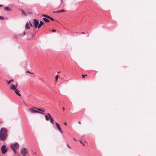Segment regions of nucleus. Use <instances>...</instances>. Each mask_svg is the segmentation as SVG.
I'll return each mask as SVG.
<instances>
[{"label": "nucleus", "instance_id": "nucleus-26", "mask_svg": "<svg viewBox=\"0 0 156 156\" xmlns=\"http://www.w3.org/2000/svg\"><path fill=\"white\" fill-rule=\"evenodd\" d=\"M51 31L53 32H55L56 30H51Z\"/></svg>", "mask_w": 156, "mask_h": 156}, {"label": "nucleus", "instance_id": "nucleus-6", "mask_svg": "<svg viewBox=\"0 0 156 156\" xmlns=\"http://www.w3.org/2000/svg\"><path fill=\"white\" fill-rule=\"evenodd\" d=\"M55 124H56V127H57V128H58V130L59 131V132L61 133H62V131L59 125L56 122H55Z\"/></svg>", "mask_w": 156, "mask_h": 156}, {"label": "nucleus", "instance_id": "nucleus-22", "mask_svg": "<svg viewBox=\"0 0 156 156\" xmlns=\"http://www.w3.org/2000/svg\"><path fill=\"white\" fill-rule=\"evenodd\" d=\"M87 76V75H83L82 74V77L83 78H84L85 76Z\"/></svg>", "mask_w": 156, "mask_h": 156}, {"label": "nucleus", "instance_id": "nucleus-32", "mask_svg": "<svg viewBox=\"0 0 156 156\" xmlns=\"http://www.w3.org/2000/svg\"><path fill=\"white\" fill-rule=\"evenodd\" d=\"M23 36L25 35L26 34V33L25 32H24L23 33Z\"/></svg>", "mask_w": 156, "mask_h": 156}, {"label": "nucleus", "instance_id": "nucleus-35", "mask_svg": "<svg viewBox=\"0 0 156 156\" xmlns=\"http://www.w3.org/2000/svg\"><path fill=\"white\" fill-rule=\"evenodd\" d=\"M10 81L11 82H12L14 80H10Z\"/></svg>", "mask_w": 156, "mask_h": 156}, {"label": "nucleus", "instance_id": "nucleus-36", "mask_svg": "<svg viewBox=\"0 0 156 156\" xmlns=\"http://www.w3.org/2000/svg\"><path fill=\"white\" fill-rule=\"evenodd\" d=\"M3 6V5H0V7H2Z\"/></svg>", "mask_w": 156, "mask_h": 156}, {"label": "nucleus", "instance_id": "nucleus-14", "mask_svg": "<svg viewBox=\"0 0 156 156\" xmlns=\"http://www.w3.org/2000/svg\"><path fill=\"white\" fill-rule=\"evenodd\" d=\"M65 12V10H63V9H62V10H58L56 12H54V13H56V12L59 13V12Z\"/></svg>", "mask_w": 156, "mask_h": 156}, {"label": "nucleus", "instance_id": "nucleus-4", "mask_svg": "<svg viewBox=\"0 0 156 156\" xmlns=\"http://www.w3.org/2000/svg\"><path fill=\"white\" fill-rule=\"evenodd\" d=\"M21 154L23 156H26V155L27 154V149L25 147H23L20 151Z\"/></svg>", "mask_w": 156, "mask_h": 156}, {"label": "nucleus", "instance_id": "nucleus-20", "mask_svg": "<svg viewBox=\"0 0 156 156\" xmlns=\"http://www.w3.org/2000/svg\"><path fill=\"white\" fill-rule=\"evenodd\" d=\"M58 78V75H56L55 76V77L56 81H57Z\"/></svg>", "mask_w": 156, "mask_h": 156}, {"label": "nucleus", "instance_id": "nucleus-9", "mask_svg": "<svg viewBox=\"0 0 156 156\" xmlns=\"http://www.w3.org/2000/svg\"><path fill=\"white\" fill-rule=\"evenodd\" d=\"M25 28L27 29H30V26L29 23L28 22H27L25 26Z\"/></svg>", "mask_w": 156, "mask_h": 156}, {"label": "nucleus", "instance_id": "nucleus-24", "mask_svg": "<svg viewBox=\"0 0 156 156\" xmlns=\"http://www.w3.org/2000/svg\"><path fill=\"white\" fill-rule=\"evenodd\" d=\"M37 110L38 111H42V112H44V111H43V110H41V109H37Z\"/></svg>", "mask_w": 156, "mask_h": 156}, {"label": "nucleus", "instance_id": "nucleus-5", "mask_svg": "<svg viewBox=\"0 0 156 156\" xmlns=\"http://www.w3.org/2000/svg\"><path fill=\"white\" fill-rule=\"evenodd\" d=\"M34 27L36 28L37 26V25L39 23V22L38 21V20L36 19H34Z\"/></svg>", "mask_w": 156, "mask_h": 156}, {"label": "nucleus", "instance_id": "nucleus-11", "mask_svg": "<svg viewBox=\"0 0 156 156\" xmlns=\"http://www.w3.org/2000/svg\"><path fill=\"white\" fill-rule=\"evenodd\" d=\"M44 23L41 20L40 21V23L37 27V28L39 29L41 26Z\"/></svg>", "mask_w": 156, "mask_h": 156}, {"label": "nucleus", "instance_id": "nucleus-19", "mask_svg": "<svg viewBox=\"0 0 156 156\" xmlns=\"http://www.w3.org/2000/svg\"><path fill=\"white\" fill-rule=\"evenodd\" d=\"M42 16H44V17H46L47 18H48V16L47 15H45V14H42Z\"/></svg>", "mask_w": 156, "mask_h": 156}, {"label": "nucleus", "instance_id": "nucleus-23", "mask_svg": "<svg viewBox=\"0 0 156 156\" xmlns=\"http://www.w3.org/2000/svg\"><path fill=\"white\" fill-rule=\"evenodd\" d=\"M7 83L8 84H9L11 83V81L10 80L9 81H7Z\"/></svg>", "mask_w": 156, "mask_h": 156}, {"label": "nucleus", "instance_id": "nucleus-30", "mask_svg": "<svg viewBox=\"0 0 156 156\" xmlns=\"http://www.w3.org/2000/svg\"><path fill=\"white\" fill-rule=\"evenodd\" d=\"M64 125H67V123H66V122H64Z\"/></svg>", "mask_w": 156, "mask_h": 156}, {"label": "nucleus", "instance_id": "nucleus-21", "mask_svg": "<svg viewBox=\"0 0 156 156\" xmlns=\"http://www.w3.org/2000/svg\"><path fill=\"white\" fill-rule=\"evenodd\" d=\"M26 73H31V74H33V73H32V72H30V71H26Z\"/></svg>", "mask_w": 156, "mask_h": 156}, {"label": "nucleus", "instance_id": "nucleus-10", "mask_svg": "<svg viewBox=\"0 0 156 156\" xmlns=\"http://www.w3.org/2000/svg\"><path fill=\"white\" fill-rule=\"evenodd\" d=\"M10 88L11 89L15 90L16 89V86L14 85H11L10 86Z\"/></svg>", "mask_w": 156, "mask_h": 156}, {"label": "nucleus", "instance_id": "nucleus-16", "mask_svg": "<svg viewBox=\"0 0 156 156\" xmlns=\"http://www.w3.org/2000/svg\"><path fill=\"white\" fill-rule=\"evenodd\" d=\"M21 11L23 15L25 16H27L26 13L25 12V11L21 9Z\"/></svg>", "mask_w": 156, "mask_h": 156}, {"label": "nucleus", "instance_id": "nucleus-2", "mask_svg": "<svg viewBox=\"0 0 156 156\" xmlns=\"http://www.w3.org/2000/svg\"><path fill=\"white\" fill-rule=\"evenodd\" d=\"M8 151V148L5 144H3L1 147V153L2 154H4Z\"/></svg>", "mask_w": 156, "mask_h": 156}, {"label": "nucleus", "instance_id": "nucleus-8", "mask_svg": "<svg viewBox=\"0 0 156 156\" xmlns=\"http://www.w3.org/2000/svg\"><path fill=\"white\" fill-rule=\"evenodd\" d=\"M47 114L49 116V117H50L49 119L50 120V122L51 123L53 124H54V121H53V119H52V117H51V115L49 113H48Z\"/></svg>", "mask_w": 156, "mask_h": 156}, {"label": "nucleus", "instance_id": "nucleus-40", "mask_svg": "<svg viewBox=\"0 0 156 156\" xmlns=\"http://www.w3.org/2000/svg\"><path fill=\"white\" fill-rule=\"evenodd\" d=\"M62 109L63 110H64L65 109V108L64 107H63Z\"/></svg>", "mask_w": 156, "mask_h": 156}, {"label": "nucleus", "instance_id": "nucleus-3", "mask_svg": "<svg viewBox=\"0 0 156 156\" xmlns=\"http://www.w3.org/2000/svg\"><path fill=\"white\" fill-rule=\"evenodd\" d=\"M11 147L13 150H16L19 148V145L17 143L12 144L11 145Z\"/></svg>", "mask_w": 156, "mask_h": 156}, {"label": "nucleus", "instance_id": "nucleus-38", "mask_svg": "<svg viewBox=\"0 0 156 156\" xmlns=\"http://www.w3.org/2000/svg\"><path fill=\"white\" fill-rule=\"evenodd\" d=\"M82 144H83V146H84V143H83Z\"/></svg>", "mask_w": 156, "mask_h": 156}, {"label": "nucleus", "instance_id": "nucleus-7", "mask_svg": "<svg viewBox=\"0 0 156 156\" xmlns=\"http://www.w3.org/2000/svg\"><path fill=\"white\" fill-rule=\"evenodd\" d=\"M34 108H30L29 109V110L31 112L34 113H38V111L37 110H35L33 109Z\"/></svg>", "mask_w": 156, "mask_h": 156}, {"label": "nucleus", "instance_id": "nucleus-12", "mask_svg": "<svg viewBox=\"0 0 156 156\" xmlns=\"http://www.w3.org/2000/svg\"><path fill=\"white\" fill-rule=\"evenodd\" d=\"M14 91L15 92V93L17 95L19 96H21V94L19 92V90H17L16 89L14 90Z\"/></svg>", "mask_w": 156, "mask_h": 156}, {"label": "nucleus", "instance_id": "nucleus-33", "mask_svg": "<svg viewBox=\"0 0 156 156\" xmlns=\"http://www.w3.org/2000/svg\"><path fill=\"white\" fill-rule=\"evenodd\" d=\"M73 140H74L75 141H76V140H76V139H75V138H73Z\"/></svg>", "mask_w": 156, "mask_h": 156}, {"label": "nucleus", "instance_id": "nucleus-13", "mask_svg": "<svg viewBox=\"0 0 156 156\" xmlns=\"http://www.w3.org/2000/svg\"><path fill=\"white\" fill-rule=\"evenodd\" d=\"M4 9L5 10H9L10 11H12L11 9H10L9 7H4Z\"/></svg>", "mask_w": 156, "mask_h": 156}, {"label": "nucleus", "instance_id": "nucleus-41", "mask_svg": "<svg viewBox=\"0 0 156 156\" xmlns=\"http://www.w3.org/2000/svg\"><path fill=\"white\" fill-rule=\"evenodd\" d=\"M60 1H61V2H62V1H63V0H60Z\"/></svg>", "mask_w": 156, "mask_h": 156}, {"label": "nucleus", "instance_id": "nucleus-17", "mask_svg": "<svg viewBox=\"0 0 156 156\" xmlns=\"http://www.w3.org/2000/svg\"><path fill=\"white\" fill-rule=\"evenodd\" d=\"M44 117H45V119L46 120L48 121L50 119V117H48V115H46L44 116Z\"/></svg>", "mask_w": 156, "mask_h": 156}, {"label": "nucleus", "instance_id": "nucleus-39", "mask_svg": "<svg viewBox=\"0 0 156 156\" xmlns=\"http://www.w3.org/2000/svg\"><path fill=\"white\" fill-rule=\"evenodd\" d=\"M78 123H80V121H78Z\"/></svg>", "mask_w": 156, "mask_h": 156}, {"label": "nucleus", "instance_id": "nucleus-25", "mask_svg": "<svg viewBox=\"0 0 156 156\" xmlns=\"http://www.w3.org/2000/svg\"><path fill=\"white\" fill-rule=\"evenodd\" d=\"M0 19L1 20H3L4 19V17L3 16H0Z\"/></svg>", "mask_w": 156, "mask_h": 156}, {"label": "nucleus", "instance_id": "nucleus-1", "mask_svg": "<svg viewBox=\"0 0 156 156\" xmlns=\"http://www.w3.org/2000/svg\"><path fill=\"white\" fill-rule=\"evenodd\" d=\"M7 136V131L6 129L5 128H2L0 131V140L3 141H5Z\"/></svg>", "mask_w": 156, "mask_h": 156}, {"label": "nucleus", "instance_id": "nucleus-31", "mask_svg": "<svg viewBox=\"0 0 156 156\" xmlns=\"http://www.w3.org/2000/svg\"><path fill=\"white\" fill-rule=\"evenodd\" d=\"M38 113H41V114H43V113L42 112H38Z\"/></svg>", "mask_w": 156, "mask_h": 156}, {"label": "nucleus", "instance_id": "nucleus-18", "mask_svg": "<svg viewBox=\"0 0 156 156\" xmlns=\"http://www.w3.org/2000/svg\"><path fill=\"white\" fill-rule=\"evenodd\" d=\"M48 18L49 19H50V20H51L52 21H54V19L52 18V17H50V16H48Z\"/></svg>", "mask_w": 156, "mask_h": 156}, {"label": "nucleus", "instance_id": "nucleus-29", "mask_svg": "<svg viewBox=\"0 0 156 156\" xmlns=\"http://www.w3.org/2000/svg\"><path fill=\"white\" fill-rule=\"evenodd\" d=\"M30 26L32 27L33 26V25L31 23H30Z\"/></svg>", "mask_w": 156, "mask_h": 156}, {"label": "nucleus", "instance_id": "nucleus-37", "mask_svg": "<svg viewBox=\"0 0 156 156\" xmlns=\"http://www.w3.org/2000/svg\"><path fill=\"white\" fill-rule=\"evenodd\" d=\"M81 34H85V33H84V32H82Z\"/></svg>", "mask_w": 156, "mask_h": 156}, {"label": "nucleus", "instance_id": "nucleus-28", "mask_svg": "<svg viewBox=\"0 0 156 156\" xmlns=\"http://www.w3.org/2000/svg\"><path fill=\"white\" fill-rule=\"evenodd\" d=\"M78 141L80 142L81 144H82L83 143L81 140H79Z\"/></svg>", "mask_w": 156, "mask_h": 156}, {"label": "nucleus", "instance_id": "nucleus-15", "mask_svg": "<svg viewBox=\"0 0 156 156\" xmlns=\"http://www.w3.org/2000/svg\"><path fill=\"white\" fill-rule=\"evenodd\" d=\"M43 19L46 22H49L50 21L47 18H43Z\"/></svg>", "mask_w": 156, "mask_h": 156}, {"label": "nucleus", "instance_id": "nucleus-27", "mask_svg": "<svg viewBox=\"0 0 156 156\" xmlns=\"http://www.w3.org/2000/svg\"><path fill=\"white\" fill-rule=\"evenodd\" d=\"M13 151H14V153L15 154H16L17 152L16 151V150H13Z\"/></svg>", "mask_w": 156, "mask_h": 156}, {"label": "nucleus", "instance_id": "nucleus-34", "mask_svg": "<svg viewBox=\"0 0 156 156\" xmlns=\"http://www.w3.org/2000/svg\"><path fill=\"white\" fill-rule=\"evenodd\" d=\"M67 146H68V147L69 148H71V147H70V146H69L68 144V145H67Z\"/></svg>", "mask_w": 156, "mask_h": 156}]
</instances>
